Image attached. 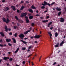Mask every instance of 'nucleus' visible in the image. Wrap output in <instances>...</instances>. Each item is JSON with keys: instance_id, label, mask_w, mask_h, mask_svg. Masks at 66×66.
Segmentation results:
<instances>
[{"instance_id": "obj_1", "label": "nucleus", "mask_w": 66, "mask_h": 66, "mask_svg": "<svg viewBox=\"0 0 66 66\" xmlns=\"http://www.w3.org/2000/svg\"><path fill=\"white\" fill-rule=\"evenodd\" d=\"M2 20L3 21V22H6V23H8L10 21L8 18H7L6 20V19L3 17V18Z\"/></svg>"}, {"instance_id": "obj_2", "label": "nucleus", "mask_w": 66, "mask_h": 66, "mask_svg": "<svg viewBox=\"0 0 66 66\" xmlns=\"http://www.w3.org/2000/svg\"><path fill=\"white\" fill-rule=\"evenodd\" d=\"M14 17L15 19H16V20H18V21L19 22H20V23H21V22H23V21L21 20L20 19H19L17 16H15Z\"/></svg>"}, {"instance_id": "obj_3", "label": "nucleus", "mask_w": 66, "mask_h": 66, "mask_svg": "<svg viewBox=\"0 0 66 66\" xmlns=\"http://www.w3.org/2000/svg\"><path fill=\"white\" fill-rule=\"evenodd\" d=\"M25 18H26L25 20L26 23H29V22H30V21L29 19V18H28L27 16H25Z\"/></svg>"}, {"instance_id": "obj_4", "label": "nucleus", "mask_w": 66, "mask_h": 66, "mask_svg": "<svg viewBox=\"0 0 66 66\" xmlns=\"http://www.w3.org/2000/svg\"><path fill=\"white\" fill-rule=\"evenodd\" d=\"M27 15V12H25L23 13H22L21 17H24V16L26 17Z\"/></svg>"}, {"instance_id": "obj_5", "label": "nucleus", "mask_w": 66, "mask_h": 66, "mask_svg": "<svg viewBox=\"0 0 66 66\" xmlns=\"http://www.w3.org/2000/svg\"><path fill=\"white\" fill-rule=\"evenodd\" d=\"M24 36V35L23 34H20L19 35V37L21 39H23V37Z\"/></svg>"}, {"instance_id": "obj_6", "label": "nucleus", "mask_w": 66, "mask_h": 66, "mask_svg": "<svg viewBox=\"0 0 66 66\" xmlns=\"http://www.w3.org/2000/svg\"><path fill=\"white\" fill-rule=\"evenodd\" d=\"M9 8L7 7H4V12H6L7 11H9Z\"/></svg>"}, {"instance_id": "obj_7", "label": "nucleus", "mask_w": 66, "mask_h": 66, "mask_svg": "<svg viewBox=\"0 0 66 66\" xmlns=\"http://www.w3.org/2000/svg\"><path fill=\"white\" fill-rule=\"evenodd\" d=\"M40 35H36L34 37V38H37V39L38 38H40Z\"/></svg>"}, {"instance_id": "obj_8", "label": "nucleus", "mask_w": 66, "mask_h": 66, "mask_svg": "<svg viewBox=\"0 0 66 66\" xmlns=\"http://www.w3.org/2000/svg\"><path fill=\"white\" fill-rule=\"evenodd\" d=\"M44 4L42 3V5H43V6H46V5H47V4H48V3L46 2L45 1H44Z\"/></svg>"}, {"instance_id": "obj_9", "label": "nucleus", "mask_w": 66, "mask_h": 66, "mask_svg": "<svg viewBox=\"0 0 66 66\" xmlns=\"http://www.w3.org/2000/svg\"><path fill=\"white\" fill-rule=\"evenodd\" d=\"M60 21L61 22H64V18H61Z\"/></svg>"}, {"instance_id": "obj_10", "label": "nucleus", "mask_w": 66, "mask_h": 66, "mask_svg": "<svg viewBox=\"0 0 66 66\" xmlns=\"http://www.w3.org/2000/svg\"><path fill=\"white\" fill-rule=\"evenodd\" d=\"M6 41L7 43H9V42H10L11 41H12V40L10 39H6Z\"/></svg>"}, {"instance_id": "obj_11", "label": "nucleus", "mask_w": 66, "mask_h": 66, "mask_svg": "<svg viewBox=\"0 0 66 66\" xmlns=\"http://www.w3.org/2000/svg\"><path fill=\"white\" fill-rule=\"evenodd\" d=\"M10 59V57H4L3 58V60H5V61H6V60H7V59Z\"/></svg>"}, {"instance_id": "obj_12", "label": "nucleus", "mask_w": 66, "mask_h": 66, "mask_svg": "<svg viewBox=\"0 0 66 66\" xmlns=\"http://www.w3.org/2000/svg\"><path fill=\"white\" fill-rule=\"evenodd\" d=\"M12 9H13V10L14 11H16V8H15V7L14 6H11Z\"/></svg>"}, {"instance_id": "obj_13", "label": "nucleus", "mask_w": 66, "mask_h": 66, "mask_svg": "<svg viewBox=\"0 0 66 66\" xmlns=\"http://www.w3.org/2000/svg\"><path fill=\"white\" fill-rule=\"evenodd\" d=\"M55 10L58 11H62L61 9L60 8H59L58 7H57L56 8H55Z\"/></svg>"}, {"instance_id": "obj_14", "label": "nucleus", "mask_w": 66, "mask_h": 66, "mask_svg": "<svg viewBox=\"0 0 66 66\" xmlns=\"http://www.w3.org/2000/svg\"><path fill=\"white\" fill-rule=\"evenodd\" d=\"M28 11L29 12H30V13H33V10L31 9H30L28 10Z\"/></svg>"}, {"instance_id": "obj_15", "label": "nucleus", "mask_w": 66, "mask_h": 66, "mask_svg": "<svg viewBox=\"0 0 66 66\" xmlns=\"http://www.w3.org/2000/svg\"><path fill=\"white\" fill-rule=\"evenodd\" d=\"M30 32V30H28L27 31L24 32V34H27L28 33V32Z\"/></svg>"}, {"instance_id": "obj_16", "label": "nucleus", "mask_w": 66, "mask_h": 66, "mask_svg": "<svg viewBox=\"0 0 66 66\" xmlns=\"http://www.w3.org/2000/svg\"><path fill=\"white\" fill-rule=\"evenodd\" d=\"M0 34H1V36H2L3 37H4V33H3V32H0Z\"/></svg>"}, {"instance_id": "obj_17", "label": "nucleus", "mask_w": 66, "mask_h": 66, "mask_svg": "<svg viewBox=\"0 0 66 66\" xmlns=\"http://www.w3.org/2000/svg\"><path fill=\"white\" fill-rule=\"evenodd\" d=\"M5 31L6 32H7V27L6 26H5Z\"/></svg>"}, {"instance_id": "obj_18", "label": "nucleus", "mask_w": 66, "mask_h": 66, "mask_svg": "<svg viewBox=\"0 0 66 66\" xmlns=\"http://www.w3.org/2000/svg\"><path fill=\"white\" fill-rule=\"evenodd\" d=\"M21 41L24 44H27V42H26L24 41H23L22 40H21Z\"/></svg>"}, {"instance_id": "obj_19", "label": "nucleus", "mask_w": 66, "mask_h": 66, "mask_svg": "<svg viewBox=\"0 0 66 66\" xmlns=\"http://www.w3.org/2000/svg\"><path fill=\"white\" fill-rule=\"evenodd\" d=\"M12 39L13 40V43H14V44H15V43H16V41L15 38H12Z\"/></svg>"}, {"instance_id": "obj_20", "label": "nucleus", "mask_w": 66, "mask_h": 66, "mask_svg": "<svg viewBox=\"0 0 66 66\" xmlns=\"http://www.w3.org/2000/svg\"><path fill=\"white\" fill-rule=\"evenodd\" d=\"M29 18L30 19H32L33 18V16L32 15L30 16H29Z\"/></svg>"}, {"instance_id": "obj_21", "label": "nucleus", "mask_w": 66, "mask_h": 66, "mask_svg": "<svg viewBox=\"0 0 66 66\" xmlns=\"http://www.w3.org/2000/svg\"><path fill=\"white\" fill-rule=\"evenodd\" d=\"M31 8L32 9H36V8L33 5H32L31 6Z\"/></svg>"}, {"instance_id": "obj_22", "label": "nucleus", "mask_w": 66, "mask_h": 66, "mask_svg": "<svg viewBox=\"0 0 66 66\" xmlns=\"http://www.w3.org/2000/svg\"><path fill=\"white\" fill-rule=\"evenodd\" d=\"M25 8V7H24V6H22L21 7L20 9V10L21 11L22 10H23V9H24Z\"/></svg>"}, {"instance_id": "obj_23", "label": "nucleus", "mask_w": 66, "mask_h": 66, "mask_svg": "<svg viewBox=\"0 0 66 66\" xmlns=\"http://www.w3.org/2000/svg\"><path fill=\"white\" fill-rule=\"evenodd\" d=\"M48 34L50 35V37H51V36L52 35V34H51V33H50V32H48Z\"/></svg>"}, {"instance_id": "obj_24", "label": "nucleus", "mask_w": 66, "mask_h": 66, "mask_svg": "<svg viewBox=\"0 0 66 66\" xmlns=\"http://www.w3.org/2000/svg\"><path fill=\"white\" fill-rule=\"evenodd\" d=\"M64 44V41H62V42L60 44V46H62L63 45V44Z\"/></svg>"}, {"instance_id": "obj_25", "label": "nucleus", "mask_w": 66, "mask_h": 66, "mask_svg": "<svg viewBox=\"0 0 66 66\" xmlns=\"http://www.w3.org/2000/svg\"><path fill=\"white\" fill-rule=\"evenodd\" d=\"M42 22H48V20H43L42 21Z\"/></svg>"}, {"instance_id": "obj_26", "label": "nucleus", "mask_w": 66, "mask_h": 66, "mask_svg": "<svg viewBox=\"0 0 66 66\" xmlns=\"http://www.w3.org/2000/svg\"><path fill=\"white\" fill-rule=\"evenodd\" d=\"M58 36V34L57 32H56L55 34V37H57Z\"/></svg>"}, {"instance_id": "obj_27", "label": "nucleus", "mask_w": 66, "mask_h": 66, "mask_svg": "<svg viewBox=\"0 0 66 66\" xmlns=\"http://www.w3.org/2000/svg\"><path fill=\"white\" fill-rule=\"evenodd\" d=\"M61 12L60 11L59 12V13L58 14V15L59 16H60V15H61Z\"/></svg>"}, {"instance_id": "obj_28", "label": "nucleus", "mask_w": 66, "mask_h": 66, "mask_svg": "<svg viewBox=\"0 0 66 66\" xmlns=\"http://www.w3.org/2000/svg\"><path fill=\"white\" fill-rule=\"evenodd\" d=\"M60 28H59V29H58L59 32H62V30H60Z\"/></svg>"}, {"instance_id": "obj_29", "label": "nucleus", "mask_w": 66, "mask_h": 66, "mask_svg": "<svg viewBox=\"0 0 66 66\" xmlns=\"http://www.w3.org/2000/svg\"><path fill=\"white\" fill-rule=\"evenodd\" d=\"M13 28L14 29H16V28H18L17 27V26H13Z\"/></svg>"}, {"instance_id": "obj_30", "label": "nucleus", "mask_w": 66, "mask_h": 66, "mask_svg": "<svg viewBox=\"0 0 66 66\" xmlns=\"http://www.w3.org/2000/svg\"><path fill=\"white\" fill-rule=\"evenodd\" d=\"M52 23V22H50L48 24V26H50V25H51V24Z\"/></svg>"}, {"instance_id": "obj_31", "label": "nucleus", "mask_w": 66, "mask_h": 66, "mask_svg": "<svg viewBox=\"0 0 66 66\" xmlns=\"http://www.w3.org/2000/svg\"><path fill=\"white\" fill-rule=\"evenodd\" d=\"M11 30V29L10 28H8L7 30V32H8V31H10Z\"/></svg>"}, {"instance_id": "obj_32", "label": "nucleus", "mask_w": 66, "mask_h": 66, "mask_svg": "<svg viewBox=\"0 0 66 66\" xmlns=\"http://www.w3.org/2000/svg\"><path fill=\"white\" fill-rule=\"evenodd\" d=\"M34 23H31V26L32 27H34Z\"/></svg>"}, {"instance_id": "obj_33", "label": "nucleus", "mask_w": 66, "mask_h": 66, "mask_svg": "<svg viewBox=\"0 0 66 66\" xmlns=\"http://www.w3.org/2000/svg\"><path fill=\"white\" fill-rule=\"evenodd\" d=\"M26 49V47H24V48H22V50H25Z\"/></svg>"}, {"instance_id": "obj_34", "label": "nucleus", "mask_w": 66, "mask_h": 66, "mask_svg": "<svg viewBox=\"0 0 66 66\" xmlns=\"http://www.w3.org/2000/svg\"><path fill=\"white\" fill-rule=\"evenodd\" d=\"M41 9H45V7L44 6H42L41 7Z\"/></svg>"}, {"instance_id": "obj_35", "label": "nucleus", "mask_w": 66, "mask_h": 66, "mask_svg": "<svg viewBox=\"0 0 66 66\" xmlns=\"http://www.w3.org/2000/svg\"><path fill=\"white\" fill-rule=\"evenodd\" d=\"M13 58H10L9 59V61H13Z\"/></svg>"}, {"instance_id": "obj_36", "label": "nucleus", "mask_w": 66, "mask_h": 66, "mask_svg": "<svg viewBox=\"0 0 66 66\" xmlns=\"http://www.w3.org/2000/svg\"><path fill=\"white\" fill-rule=\"evenodd\" d=\"M59 47V45H58L56 44V45H55V48H57V47Z\"/></svg>"}, {"instance_id": "obj_37", "label": "nucleus", "mask_w": 66, "mask_h": 66, "mask_svg": "<svg viewBox=\"0 0 66 66\" xmlns=\"http://www.w3.org/2000/svg\"><path fill=\"white\" fill-rule=\"evenodd\" d=\"M17 34L16 33L14 34V36L15 37H17Z\"/></svg>"}, {"instance_id": "obj_38", "label": "nucleus", "mask_w": 66, "mask_h": 66, "mask_svg": "<svg viewBox=\"0 0 66 66\" xmlns=\"http://www.w3.org/2000/svg\"><path fill=\"white\" fill-rule=\"evenodd\" d=\"M31 48H32V46H31L29 47L28 48V49H31Z\"/></svg>"}, {"instance_id": "obj_39", "label": "nucleus", "mask_w": 66, "mask_h": 66, "mask_svg": "<svg viewBox=\"0 0 66 66\" xmlns=\"http://www.w3.org/2000/svg\"><path fill=\"white\" fill-rule=\"evenodd\" d=\"M55 4V2H53L52 4H51V5H53Z\"/></svg>"}, {"instance_id": "obj_40", "label": "nucleus", "mask_w": 66, "mask_h": 66, "mask_svg": "<svg viewBox=\"0 0 66 66\" xmlns=\"http://www.w3.org/2000/svg\"><path fill=\"white\" fill-rule=\"evenodd\" d=\"M64 12H66V7H64Z\"/></svg>"}, {"instance_id": "obj_41", "label": "nucleus", "mask_w": 66, "mask_h": 66, "mask_svg": "<svg viewBox=\"0 0 66 66\" xmlns=\"http://www.w3.org/2000/svg\"><path fill=\"white\" fill-rule=\"evenodd\" d=\"M8 45L10 46H12V44L10 43H8Z\"/></svg>"}, {"instance_id": "obj_42", "label": "nucleus", "mask_w": 66, "mask_h": 66, "mask_svg": "<svg viewBox=\"0 0 66 66\" xmlns=\"http://www.w3.org/2000/svg\"><path fill=\"white\" fill-rule=\"evenodd\" d=\"M17 12L18 13H19V12H20V10H19L18 9L17 10Z\"/></svg>"}, {"instance_id": "obj_43", "label": "nucleus", "mask_w": 66, "mask_h": 66, "mask_svg": "<svg viewBox=\"0 0 66 66\" xmlns=\"http://www.w3.org/2000/svg\"><path fill=\"white\" fill-rule=\"evenodd\" d=\"M0 46L1 47H3V45L0 44Z\"/></svg>"}, {"instance_id": "obj_44", "label": "nucleus", "mask_w": 66, "mask_h": 66, "mask_svg": "<svg viewBox=\"0 0 66 66\" xmlns=\"http://www.w3.org/2000/svg\"><path fill=\"white\" fill-rule=\"evenodd\" d=\"M12 32H10V33H9V35H12Z\"/></svg>"}, {"instance_id": "obj_45", "label": "nucleus", "mask_w": 66, "mask_h": 66, "mask_svg": "<svg viewBox=\"0 0 66 66\" xmlns=\"http://www.w3.org/2000/svg\"><path fill=\"white\" fill-rule=\"evenodd\" d=\"M40 18L41 19H44V17L43 16L41 17Z\"/></svg>"}, {"instance_id": "obj_46", "label": "nucleus", "mask_w": 66, "mask_h": 66, "mask_svg": "<svg viewBox=\"0 0 66 66\" xmlns=\"http://www.w3.org/2000/svg\"><path fill=\"white\" fill-rule=\"evenodd\" d=\"M26 4H28L29 3V2L28 1H26Z\"/></svg>"}, {"instance_id": "obj_47", "label": "nucleus", "mask_w": 66, "mask_h": 66, "mask_svg": "<svg viewBox=\"0 0 66 66\" xmlns=\"http://www.w3.org/2000/svg\"><path fill=\"white\" fill-rule=\"evenodd\" d=\"M17 25H18V27H19V26H20V24L19 23H17Z\"/></svg>"}, {"instance_id": "obj_48", "label": "nucleus", "mask_w": 66, "mask_h": 66, "mask_svg": "<svg viewBox=\"0 0 66 66\" xmlns=\"http://www.w3.org/2000/svg\"><path fill=\"white\" fill-rule=\"evenodd\" d=\"M32 54H30V55H29L28 56V57H30V56H32Z\"/></svg>"}, {"instance_id": "obj_49", "label": "nucleus", "mask_w": 66, "mask_h": 66, "mask_svg": "<svg viewBox=\"0 0 66 66\" xmlns=\"http://www.w3.org/2000/svg\"><path fill=\"white\" fill-rule=\"evenodd\" d=\"M19 50V48H18L17 49L16 51L18 52V50Z\"/></svg>"}, {"instance_id": "obj_50", "label": "nucleus", "mask_w": 66, "mask_h": 66, "mask_svg": "<svg viewBox=\"0 0 66 66\" xmlns=\"http://www.w3.org/2000/svg\"><path fill=\"white\" fill-rule=\"evenodd\" d=\"M46 19H48V18H49V16H46Z\"/></svg>"}, {"instance_id": "obj_51", "label": "nucleus", "mask_w": 66, "mask_h": 66, "mask_svg": "<svg viewBox=\"0 0 66 66\" xmlns=\"http://www.w3.org/2000/svg\"><path fill=\"white\" fill-rule=\"evenodd\" d=\"M56 64V62H55L54 63L53 65H55V64Z\"/></svg>"}, {"instance_id": "obj_52", "label": "nucleus", "mask_w": 66, "mask_h": 66, "mask_svg": "<svg viewBox=\"0 0 66 66\" xmlns=\"http://www.w3.org/2000/svg\"><path fill=\"white\" fill-rule=\"evenodd\" d=\"M47 5H48L49 6H50V4H49V3H47Z\"/></svg>"}, {"instance_id": "obj_53", "label": "nucleus", "mask_w": 66, "mask_h": 66, "mask_svg": "<svg viewBox=\"0 0 66 66\" xmlns=\"http://www.w3.org/2000/svg\"><path fill=\"white\" fill-rule=\"evenodd\" d=\"M22 63H23V64H25V61H24Z\"/></svg>"}, {"instance_id": "obj_54", "label": "nucleus", "mask_w": 66, "mask_h": 66, "mask_svg": "<svg viewBox=\"0 0 66 66\" xmlns=\"http://www.w3.org/2000/svg\"><path fill=\"white\" fill-rule=\"evenodd\" d=\"M53 29V27H50V30H52Z\"/></svg>"}, {"instance_id": "obj_55", "label": "nucleus", "mask_w": 66, "mask_h": 66, "mask_svg": "<svg viewBox=\"0 0 66 66\" xmlns=\"http://www.w3.org/2000/svg\"><path fill=\"white\" fill-rule=\"evenodd\" d=\"M2 2H5V0H3L2 1Z\"/></svg>"}, {"instance_id": "obj_56", "label": "nucleus", "mask_w": 66, "mask_h": 66, "mask_svg": "<svg viewBox=\"0 0 66 66\" xmlns=\"http://www.w3.org/2000/svg\"><path fill=\"white\" fill-rule=\"evenodd\" d=\"M35 44H37V42L36 41H35Z\"/></svg>"}, {"instance_id": "obj_57", "label": "nucleus", "mask_w": 66, "mask_h": 66, "mask_svg": "<svg viewBox=\"0 0 66 66\" xmlns=\"http://www.w3.org/2000/svg\"><path fill=\"white\" fill-rule=\"evenodd\" d=\"M18 52L16 50L15 51V52L14 53L15 54L17 53Z\"/></svg>"}, {"instance_id": "obj_58", "label": "nucleus", "mask_w": 66, "mask_h": 66, "mask_svg": "<svg viewBox=\"0 0 66 66\" xmlns=\"http://www.w3.org/2000/svg\"><path fill=\"white\" fill-rule=\"evenodd\" d=\"M2 39H1L0 40V42H1V43L2 42Z\"/></svg>"}, {"instance_id": "obj_59", "label": "nucleus", "mask_w": 66, "mask_h": 66, "mask_svg": "<svg viewBox=\"0 0 66 66\" xmlns=\"http://www.w3.org/2000/svg\"><path fill=\"white\" fill-rule=\"evenodd\" d=\"M48 12V11L47 10H46L44 12V13H46Z\"/></svg>"}, {"instance_id": "obj_60", "label": "nucleus", "mask_w": 66, "mask_h": 66, "mask_svg": "<svg viewBox=\"0 0 66 66\" xmlns=\"http://www.w3.org/2000/svg\"><path fill=\"white\" fill-rule=\"evenodd\" d=\"M33 63V62H31L32 66H33V65H34V64Z\"/></svg>"}, {"instance_id": "obj_61", "label": "nucleus", "mask_w": 66, "mask_h": 66, "mask_svg": "<svg viewBox=\"0 0 66 66\" xmlns=\"http://www.w3.org/2000/svg\"><path fill=\"white\" fill-rule=\"evenodd\" d=\"M6 46V44H4L3 45V47H5V46Z\"/></svg>"}, {"instance_id": "obj_62", "label": "nucleus", "mask_w": 66, "mask_h": 66, "mask_svg": "<svg viewBox=\"0 0 66 66\" xmlns=\"http://www.w3.org/2000/svg\"><path fill=\"white\" fill-rule=\"evenodd\" d=\"M28 52H30V50L28 49L27 50Z\"/></svg>"}, {"instance_id": "obj_63", "label": "nucleus", "mask_w": 66, "mask_h": 66, "mask_svg": "<svg viewBox=\"0 0 66 66\" xmlns=\"http://www.w3.org/2000/svg\"><path fill=\"white\" fill-rule=\"evenodd\" d=\"M12 24H15V23H14V22H12Z\"/></svg>"}, {"instance_id": "obj_64", "label": "nucleus", "mask_w": 66, "mask_h": 66, "mask_svg": "<svg viewBox=\"0 0 66 66\" xmlns=\"http://www.w3.org/2000/svg\"><path fill=\"white\" fill-rule=\"evenodd\" d=\"M36 16H39V14H36Z\"/></svg>"}]
</instances>
